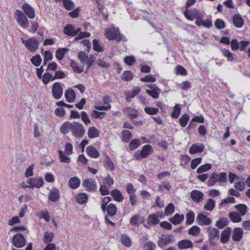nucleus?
Wrapping results in <instances>:
<instances>
[{"instance_id":"26","label":"nucleus","mask_w":250,"mask_h":250,"mask_svg":"<svg viewBox=\"0 0 250 250\" xmlns=\"http://www.w3.org/2000/svg\"><path fill=\"white\" fill-rule=\"evenodd\" d=\"M75 28L70 24H67L63 28V32L68 36H75Z\"/></svg>"},{"instance_id":"16","label":"nucleus","mask_w":250,"mask_h":250,"mask_svg":"<svg viewBox=\"0 0 250 250\" xmlns=\"http://www.w3.org/2000/svg\"><path fill=\"white\" fill-rule=\"evenodd\" d=\"M205 146L203 144H194L190 147L189 152L191 154L200 153L203 151Z\"/></svg>"},{"instance_id":"35","label":"nucleus","mask_w":250,"mask_h":250,"mask_svg":"<svg viewBox=\"0 0 250 250\" xmlns=\"http://www.w3.org/2000/svg\"><path fill=\"white\" fill-rule=\"evenodd\" d=\"M68 51V49L66 48H60L56 52V57L59 60H62L65 54Z\"/></svg>"},{"instance_id":"3","label":"nucleus","mask_w":250,"mask_h":250,"mask_svg":"<svg viewBox=\"0 0 250 250\" xmlns=\"http://www.w3.org/2000/svg\"><path fill=\"white\" fill-rule=\"evenodd\" d=\"M153 151V147L150 145L144 146L140 152L136 151L134 154V157L136 160H142L148 156L149 155L152 153Z\"/></svg>"},{"instance_id":"7","label":"nucleus","mask_w":250,"mask_h":250,"mask_svg":"<svg viewBox=\"0 0 250 250\" xmlns=\"http://www.w3.org/2000/svg\"><path fill=\"white\" fill-rule=\"evenodd\" d=\"M12 244L18 248H22L25 245V239L24 236L21 233L15 234L12 238Z\"/></svg>"},{"instance_id":"36","label":"nucleus","mask_w":250,"mask_h":250,"mask_svg":"<svg viewBox=\"0 0 250 250\" xmlns=\"http://www.w3.org/2000/svg\"><path fill=\"white\" fill-rule=\"evenodd\" d=\"M161 91L159 88H155L153 90H146V92L154 99H157Z\"/></svg>"},{"instance_id":"19","label":"nucleus","mask_w":250,"mask_h":250,"mask_svg":"<svg viewBox=\"0 0 250 250\" xmlns=\"http://www.w3.org/2000/svg\"><path fill=\"white\" fill-rule=\"evenodd\" d=\"M243 230L242 228H237L234 229L232 238L234 241H239L243 235Z\"/></svg>"},{"instance_id":"21","label":"nucleus","mask_w":250,"mask_h":250,"mask_svg":"<svg viewBox=\"0 0 250 250\" xmlns=\"http://www.w3.org/2000/svg\"><path fill=\"white\" fill-rule=\"evenodd\" d=\"M111 194L114 200L117 202H122L124 199V197L122 195V193L119 190L117 189H115L112 190L111 192Z\"/></svg>"},{"instance_id":"59","label":"nucleus","mask_w":250,"mask_h":250,"mask_svg":"<svg viewBox=\"0 0 250 250\" xmlns=\"http://www.w3.org/2000/svg\"><path fill=\"white\" fill-rule=\"evenodd\" d=\"M133 77L132 73L130 71H125L123 73V80L130 81Z\"/></svg>"},{"instance_id":"51","label":"nucleus","mask_w":250,"mask_h":250,"mask_svg":"<svg viewBox=\"0 0 250 250\" xmlns=\"http://www.w3.org/2000/svg\"><path fill=\"white\" fill-rule=\"evenodd\" d=\"M31 62L35 66H39L42 62V58L40 55H36L32 57Z\"/></svg>"},{"instance_id":"53","label":"nucleus","mask_w":250,"mask_h":250,"mask_svg":"<svg viewBox=\"0 0 250 250\" xmlns=\"http://www.w3.org/2000/svg\"><path fill=\"white\" fill-rule=\"evenodd\" d=\"M181 112V108L178 104H176L174 107L173 111L172 112L171 116L173 118H177Z\"/></svg>"},{"instance_id":"32","label":"nucleus","mask_w":250,"mask_h":250,"mask_svg":"<svg viewBox=\"0 0 250 250\" xmlns=\"http://www.w3.org/2000/svg\"><path fill=\"white\" fill-rule=\"evenodd\" d=\"M122 244L126 247H130L131 246V241L129 237L126 234H122L121 237Z\"/></svg>"},{"instance_id":"61","label":"nucleus","mask_w":250,"mask_h":250,"mask_svg":"<svg viewBox=\"0 0 250 250\" xmlns=\"http://www.w3.org/2000/svg\"><path fill=\"white\" fill-rule=\"evenodd\" d=\"M81 118H82V120L86 125L91 123V121L89 118L88 114L85 111H82L81 112Z\"/></svg>"},{"instance_id":"9","label":"nucleus","mask_w":250,"mask_h":250,"mask_svg":"<svg viewBox=\"0 0 250 250\" xmlns=\"http://www.w3.org/2000/svg\"><path fill=\"white\" fill-rule=\"evenodd\" d=\"M184 15L188 20L190 21H193L194 19L202 18L201 14L196 9H186L184 11Z\"/></svg>"},{"instance_id":"27","label":"nucleus","mask_w":250,"mask_h":250,"mask_svg":"<svg viewBox=\"0 0 250 250\" xmlns=\"http://www.w3.org/2000/svg\"><path fill=\"white\" fill-rule=\"evenodd\" d=\"M124 112L128 114L131 119L136 118L138 115V111L131 107H126Z\"/></svg>"},{"instance_id":"2","label":"nucleus","mask_w":250,"mask_h":250,"mask_svg":"<svg viewBox=\"0 0 250 250\" xmlns=\"http://www.w3.org/2000/svg\"><path fill=\"white\" fill-rule=\"evenodd\" d=\"M39 34L42 36L38 40L34 38H29L27 40H24L22 38L21 41L22 43L25 45L27 49L31 52H36L39 48V44L43 40L42 37L43 34L39 33Z\"/></svg>"},{"instance_id":"62","label":"nucleus","mask_w":250,"mask_h":250,"mask_svg":"<svg viewBox=\"0 0 250 250\" xmlns=\"http://www.w3.org/2000/svg\"><path fill=\"white\" fill-rule=\"evenodd\" d=\"M103 180L104 181V184L108 186H112L114 183L113 179L109 174H108L106 177L103 178Z\"/></svg>"},{"instance_id":"60","label":"nucleus","mask_w":250,"mask_h":250,"mask_svg":"<svg viewBox=\"0 0 250 250\" xmlns=\"http://www.w3.org/2000/svg\"><path fill=\"white\" fill-rule=\"evenodd\" d=\"M201 158L199 157L193 159L191 162V168L192 169H195L197 167V166L201 163Z\"/></svg>"},{"instance_id":"50","label":"nucleus","mask_w":250,"mask_h":250,"mask_svg":"<svg viewBox=\"0 0 250 250\" xmlns=\"http://www.w3.org/2000/svg\"><path fill=\"white\" fill-rule=\"evenodd\" d=\"M189 116L187 114H185L183 115L181 118L179 119V122L180 125L182 127H185L187 125V123L189 120Z\"/></svg>"},{"instance_id":"23","label":"nucleus","mask_w":250,"mask_h":250,"mask_svg":"<svg viewBox=\"0 0 250 250\" xmlns=\"http://www.w3.org/2000/svg\"><path fill=\"white\" fill-rule=\"evenodd\" d=\"M81 184V180L77 177H73L70 179L69 185L72 189H76Z\"/></svg>"},{"instance_id":"8","label":"nucleus","mask_w":250,"mask_h":250,"mask_svg":"<svg viewBox=\"0 0 250 250\" xmlns=\"http://www.w3.org/2000/svg\"><path fill=\"white\" fill-rule=\"evenodd\" d=\"M52 93L54 98L60 99L63 94V89L60 83H55L52 88Z\"/></svg>"},{"instance_id":"38","label":"nucleus","mask_w":250,"mask_h":250,"mask_svg":"<svg viewBox=\"0 0 250 250\" xmlns=\"http://www.w3.org/2000/svg\"><path fill=\"white\" fill-rule=\"evenodd\" d=\"M141 89L140 88H136L134 89L132 92L126 91L125 95L126 96V100L129 101V99L133 98L137 94L140 93Z\"/></svg>"},{"instance_id":"25","label":"nucleus","mask_w":250,"mask_h":250,"mask_svg":"<svg viewBox=\"0 0 250 250\" xmlns=\"http://www.w3.org/2000/svg\"><path fill=\"white\" fill-rule=\"evenodd\" d=\"M233 23L237 27H241L244 24V20L239 15H235L233 17Z\"/></svg>"},{"instance_id":"58","label":"nucleus","mask_w":250,"mask_h":250,"mask_svg":"<svg viewBox=\"0 0 250 250\" xmlns=\"http://www.w3.org/2000/svg\"><path fill=\"white\" fill-rule=\"evenodd\" d=\"M59 157L62 162L69 163L70 162V158L67 156L64 155L62 151L59 150Z\"/></svg>"},{"instance_id":"37","label":"nucleus","mask_w":250,"mask_h":250,"mask_svg":"<svg viewBox=\"0 0 250 250\" xmlns=\"http://www.w3.org/2000/svg\"><path fill=\"white\" fill-rule=\"evenodd\" d=\"M228 224V222L227 218L221 217L216 221L215 225L218 229H222L227 226Z\"/></svg>"},{"instance_id":"12","label":"nucleus","mask_w":250,"mask_h":250,"mask_svg":"<svg viewBox=\"0 0 250 250\" xmlns=\"http://www.w3.org/2000/svg\"><path fill=\"white\" fill-rule=\"evenodd\" d=\"M27 183L30 185L31 188H40L43 184V180L42 178H29L28 179Z\"/></svg>"},{"instance_id":"34","label":"nucleus","mask_w":250,"mask_h":250,"mask_svg":"<svg viewBox=\"0 0 250 250\" xmlns=\"http://www.w3.org/2000/svg\"><path fill=\"white\" fill-rule=\"evenodd\" d=\"M54 234L52 232L45 231L43 238V241L46 243H49L53 240Z\"/></svg>"},{"instance_id":"1","label":"nucleus","mask_w":250,"mask_h":250,"mask_svg":"<svg viewBox=\"0 0 250 250\" xmlns=\"http://www.w3.org/2000/svg\"><path fill=\"white\" fill-rule=\"evenodd\" d=\"M70 131L72 134L76 138H82L83 136L85 130L83 125L80 123L74 122H66L61 126L60 131L63 134H67Z\"/></svg>"},{"instance_id":"44","label":"nucleus","mask_w":250,"mask_h":250,"mask_svg":"<svg viewBox=\"0 0 250 250\" xmlns=\"http://www.w3.org/2000/svg\"><path fill=\"white\" fill-rule=\"evenodd\" d=\"M87 195L85 193H82L78 195L76 199L78 203L83 204L87 201Z\"/></svg>"},{"instance_id":"48","label":"nucleus","mask_w":250,"mask_h":250,"mask_svg":"<svg viewBox=\"0 0 250 250\" xmlns=\"http://www.w3.org/2000/svg\"><path fill=\"white\" fill-rule=\"evenodd\" d=\"M41 78H42V81L44 84H47L50 80L54 81L53 75L48 72L45 73Z\"/></svg>"},{"instance_id":"30","label":"nucleus","mask_w":250,"mask_h":250,"mask_svg":"<svg viewBox=\"0 0 250 250\" xmlns=\"http://www.w3.org/2000/svg\"><path fill=\"white\" fill-rule=\"evenodd\" d=\"M159 222L158 217L155 214H152L148 216L147 219V223L149 225H155Z\"/></svg>"},{"instance_id":"14","label":"nucleus","mask_w":250,"mask_h":250,"mask_svg":"<svg viewBox=\"0 0 250 250\" xmlns=\"http://www.w3.org/2000/svg\"><path fill=\"white\" fill-rule=\"evenodd\" d=\"M231 231V228L227 227L222 232L220 235V242L222 243L225 244L229 241Z\"/></svg>"},{"instance_id":"64","label":"nucleus","mask_w":250,"mask_h":250,"mask_svg":"<svg viewBox=\"0 0 250 250\" xmlns=\"http://www.w3.org/2000/svg\"><path fill=\"white\" fill-rule=\"evenodd\" d=\"M235 188L239 191H243L245 187V184L244 182L239 181L235 182L234 184Z\"/></svg>"},{"instance_id":"40","label":"nucleus","mask_w":250,"mask_h":250,"mask_svg":"<svg viewBox=\"0 0 250 250\" xmlns=\"http://www.w3.org/2000/svg\"><path fill=\"white\" fill-rule=\"evenodd\" d=\"M215 201L212 199H209L204 206V209L207 210L211 211L215 207Z\"/></svg>"},{"instance_id":"20","label":"nucleus","mask_w":250,"mask_h":250,"mask_svg":"<svg viewBox=\"0 0 250 250\" xmlns=\"http://www.w3.org/2000/svg\"><path fill=\"white\" fill-rule=\"evenodd\" d=\"M64 96L69 103H73L75 99V93L72 89H68L65 91Z\"/></svg>"},{"instance_id":"33","label":"nucleus","mask_w":250,"mask_h":250,"mask_svg":"<svg viewBox=\"0 0 250 250\" xmlns=\"http://www.w3.org/2000/svg\"><path fill=\"white\" fill-rule=\"evenodd\" d=\"M107 215L109 216H114L117 212V208L114 204H110L106 208Z\"/></svg>"},{"instance_id":"31","label":"nucleus","mask_w":250,"mask_h":250,"mask_svg":"<svg viewBox=\"0 0 250 250\" xmlns=\"http://www.w3.org/2000/svg\"><path fill=\"white\" fill-rule=\"evenodd\" d=\"M184 218L183 214L179 215L176 213L173 217L169 219V221L174 225H178L181 223Z\"/></svg>"},{"instance_id":"47","label":"nucleus","mask_w":250,"mask_h":250,"mask_svg":"<svg viewBox=\"0 0 250 250\" xmlns=\"http://www.w3.org/2000/svg\"><path fill=\"white\" fill-rule=\"evenodd\" d=\"M195 218L194 213L192 211L188 212L186 215V224L187 225H190L191 224L194 220Z\"/></svg>"},{"instance_id":"18","label":"nucleus","mask_w":250,"mask_h":250,"mask_svg":"<svg viewBox=\"0 0 250 250\" xmlns=\"http://www.w3.org/2000/svg\"><path fill=\"white\" fill-rule=\"evenodd\" d=\"M60 196V193L59 190L54 188L50 190L48 198L51 202H55L59 199Z\"/></svg>"},{"instance_id":"43","label":"nucleus","mask_w":250,"mask_h":250,"mask_svg":"<svg viewBox=\"0 0 250 250\" xmlns=\"http://www.w3.org/2000/svg\"><path fill=\"white\" fill-rule=\"evenodd\" d=\"M234 207L240 212L241 216H244L246 213L248 208L246 205L238 204L235 205Z\"/></svg>"},{"instance_id":"10","label":"nucleus","mask_w":250,"mask_h":250,"mask_svg":"<svg viewBox=\"0 0 250 250\" xmlns=\"http://www.w3.org/2000/svg\"><path fill=\"white\" fill-rule=\"evenodd\" d=\"M173 239L172 235H161L159 238L158 246L162 248L169 244Z\"/></svg>"},{"instance_id":"39","label":"nucleus","mask_w":250,"mask_h":250,"mask_svg":"<svg viewBox=\"0 0 250 250\" xmlns=\"http://www.w3.org/2000/svg\"><path fill=\"white\" fill-rule=\"evenodd\" d=\"M141 145V141L138 139H134L131 141L129 145V148L131 150L136 149Z\"/></svg>"},{"instance_id":"6","label":"nucleus","mask_w":250,"mask_h":250,"mask_svg":"<svg viewBox=\"0 0 250 250\" xmlns=\"http://www.w3.org/2000/svg\"><path fill=\"white\" fill-rule=\"evenodd\" d=\"M82 186L89 192H95L97 189L96 182L94 179L92 178L84 180L83 182Z\"/></svg>"},{"instance_id":"5","label":"nucleus","mask_w":250,"mask_h":250,"mask_svg":"<svg viewBox=\"0 0 250 250\" xmlns=\"http://www.w3.org/2000/svg\"><path fill=\"white\" fill-rule=\"evenodd\" d=\"M106 37L109 40H117L118 42L123 40L125 38L124 35L120 33L118 29L110 28L106 30Z\"/></svg>"},{"instance_id":"13","label":"nucleus","mask_w":250,"mask_h":250,"mask_svg":"<svg viewBox=\"0 0 250 250\" xmlns=\"http://www.w3.org/2000/svg\"><path fill=\"white\" fill-rule=\"evenodd\" d=\"M22 9L30 19H34L35 17V13L34 9L27 3L22 5Z\"/></svg>"},{"instance_id":"52","label":"nucleus","mask_w":250,"mask_h":250,"mask_svg":"<svg viewBox=\"0 0 250 250\" xmlns=\"http://www.w3.org/2000/svg\"><path fill=\"white\" fill-rule=\"evenodd\" d=\"M123 140L125 142H128L129 140L132 138V135L131 132L128 130H124L122 131Z\"/></svg>"},{"instance_id":"28","label":"nucleus","mask_w":250,"mask_h":250,"mask_svg":"<svg viewBox=\"0 0 250 250\" xmlns=\"http://www.w3.org/2000/svg\"><path fill=\"white\" fill-rule=\"evenodd\" d=\"M99 131L96 127L91 126L88 128L87 134L89 138L92 139L98 137L99 136Z\"/></svg>"},{"instance_id":"54","label":"nucleus","mask_w":250,"mask_h":250,"mask_svg":"<svg viewBox=\"0 0 250 250\" xmlns=\"http://www.w3.org/2000/svg\"><path fill=\"white\" fill-rule=\"evenodd\" d=\"M104 162L106 167L109 168L111 171H113L114 169V165L108 156L106 155Z\"/></svg>"},{"instance_id":"56","label":"nucleus","mask_w":250,"mask_h":250,"mask_svg":"<svg viewBox=\"0 0 250 250\" xmlns=\"http://www.w3.org/2000/svg\"><path fill=\"white\" fill-rule=\"evenodd\" d=\"M142 247L144 248L147 247L148 250H155L156 249L155 244L151 241H148L144 243Z\"/></svg>"},{"instance_id":"17","label":"nucleus","mask_w":250,"mask_h":250,"mask_svg":"<svg viewBox=\"0 0 250 250\" xmlns=\"http://www.w3.org/2000/svg\"><path fill=\"white\" fill-rule=\"evenodd\" d=\"M177 246L180 250L188 249L193 247V244L191 240L188 239L182 240L178 243Z\"/></svg>"},{"instance_id":"24","label":"nucleus","mask_w":250,"mask_h":250,"mask_svg":"<svg viewBox=\"0 0 250 250\" xmlns=\"http://www.w3.org/2000/svg\"><path fill=\"white\" fill-rule=\"evenodd\" d=\"M208 231L210 239H214L215 238H219V231L216 228L208 227Z\"/></svg>"},{"instance_id":"29","label":"nucleus","mask_w":250,"mask_h":250,"mask_svg":"<svg viewBox=\"0 0 250 250\" xmlns=\"http://www.w3.org/2000/svg\"><path fill=\"white\" fill-rule=\"evenodd\" d=\"M230 220L234 223H238L241 221L242 218L241 215L237 212H231L229 214Z\"/></svg>"},{"instance_id":"63","label":"nucleus","mask_w":250,"mask_h":250,"mask_svg":"<svg viewBox=\"0 0 250 250\" xmlns=\"http://www.w3.org/2000/svg\"><path fill=\"white\" fill-rule=\"evenodd\" d=\"M215 26L218 29H222L225 27V22L220 19H218L215 22Z\"/></svg>"},{"instance_id":"55","label":"nucleus","mask_w":250,"mask_h":250,"mask_svg":"<svg viewBox=\"0 0 250 250\" xmlns=\"http://www.w3.org/2000/svg\"><path fill=\"white\" fill-rule=\"evenodd\" d=\"M144 110L149 115H155L159 112L158 108L156 107H146Z\"/></svg>"},{"instance_id":"46","label":"nucleus","mask_w":250,"mask_h":250,"mask_svg":"<svg viewBox=\"0 0 250 250\" xmlns=\"http://www.w3.org/2000/svg\"><path fill=\"white\" fill-rule=\"evenodd\" d=\"M92 43H93V48L95 51H97L98 52H101L103 51V48L99 42L97 40H96V39L93 40L92 41Z\"/></svg>"},{"instance_id":"4","label":"nucleus","mask_w":250,"mask_h":250,"mask_svg":"<svg viewBox=\"0 0 250 250\" xmlns=\"http://www.w3.org/2000/svg\"><path fill=\"white\" fill-rule=\"evenodd\" d=\"M15 18L20 26L24 29L29 25V21L25 14L22 11L17 10L15 14Z\"/></svg>"},{"instance_id":"15","label":"nucleus","mask_w":250,"mask_h":250,"mask_svg":"<svg viewBox=\"0 0 250 250\" xmlns=\"http://www.w3.org/2000/svg\"><path fill=\"white\" fill-rule=\"evenodd\" d=\"M204 195L203 192L197 190H193L191 191L190 197L195 202L199 203L203 199Z\"/></svg>"},{"instance_id":"11","label":"nucleus","mask_w":250,"mask_h":250,"mask_svg":"<svg viewBox=\"0 0 250 250\" xmlns=\"http://www.w3.org/2000/svg\"><path fill=\"white\" fill-rule=\"evenodd\" d=\"M196 222L200 226H208L210 225L212 221L211 219L200 213L197 216Z\"/></svg>"},{"instance_id":"45","label":"nucleus","mask_w":250,"mask_h":250,"mask_svg":"<svg viewBox=\"0 0 250 250\" xmlns=\"http://www.w3.org/2000/svg\"><path fill=\"white\" fill-rule=\"evenodd\" d=\"M64 7L68 11L73 9L74 3L71 0H62Z\"/></svg>"},{"instance_id":"57","label":"nucleus","mask_w":250,"mask_h":250,"mask_svg":"<svg viewBox=\"0 0 250 250\" xmlns=\"http://www.w3.org/2000/svg\"><path fill=\"white\" fill-rule=\"evenodd\" d=\"M165 214L166 215L171 214L174 211V206L172 203H169L165 208Z\"/></svg>"},{"instance_id":"22","label":"nucleus","mask_w":250,"mask_h":250,"mask_svg":"<svg viewBox=\"0 0 250 250\" xmlns=\"http://www.w3.org/2000/svg\"><path fill=\"white\" fill-rule=\"evenodd\" d=\"M86 150L87 154L92 158H97L100 156L98 151L91 146H88Z\"/></svg>"},{"instance_id":"42","label":"nucleus","mask_w":250,"mask_h":250,"mask_svg":"<svg viewBox=\"0 0 250 250\" xmlns=\"http://www.w3.org/2000/svg\"><path fill=\"white\" fill-rule=\"evenodd\" d=\"M200 232V228L197 226H192L188 230V233L189 235H193L195 236L198 235Z\"/></svg>"},{"instance_id":"41","label":"nucleus","mask_w":250,"mask_h":250,"mask_svg":"<svg viewBox=\"0 0 250 250\" xmlns=\"http://www.w3.org/2000/svg\"><path fill=\"white\" fill-rule=\"evenodd\" d=\"M219 175L217 173L213 172L210 175L209 180L208 181V185L210 186H213L217 181H218V178Z\"/></svg>"},{"instance_id":"49","label":"nucleus","mask_w":250,"mask_h":250,"mask_svg":"<svg viewBox=\"0 0 250 250\" xmlns=\"http://www.w3.org/2000/svg\"><path fill=\"white\" fill-rule=\"evenodd\" d=\"M211 168V165L209 164H206L200 166L197 169V173H202Z\"/></svg>"}]
</instances>
